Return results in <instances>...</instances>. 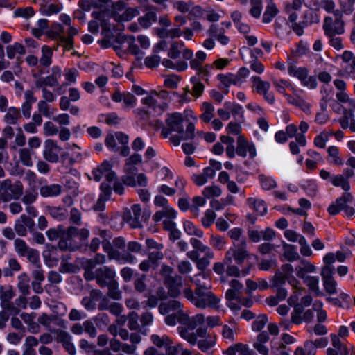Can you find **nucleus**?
Masks as SVG:
<instances>
[{
  "label": "nucleus",
  "mask_w": 355,
  "mask_h": 355,
  "mask_svg": "<svg viewBox=\"0 0 355 355\" xmlns=\"http://www.w3.org/2000/svg\"><path fill=\"white\" fill-rule=\"evenodd\" d=\"M24 187L20 181L10 184L9 180L3 182V188L0 192V196L3 202L18 200L23 194Z\"/></svg>",
  "instance_id": "nucleus-5"
},
{
  "label": "nucleus",
  "mask_w": 355,
  "mask_h": 355,
  "mask_svg": "<svg viewBox=\"0 0 355 355\" xmlns=\"http://www.w3.org/2000/svg\"><path fill=\"white\" fill-rule=\"evenodd\" d=\"M236 144V153L239 156L245 157L248 152L250 158H254L256 156L254 145L245 139L243 135L238 136Z\"/></svg>",
  "instance_id": "nucleus-14"
},
{
  "label": "nucleus",
  "mask_w": 355,
  "mask_h": 355,
  "mask_svg": "<svg viewBox=\"0 0 355 355\" xmlns=\"http://www.w3.org/2000/svg\"><path fill=\"white\" fill-rule=\"evenodd\" d=\"M7 55L8 58H14L16 53L24 55L26 53L25 48L21 44L15 43L13 45H8L6 47Z\"/></svg>",
  "instance_id": "nucleus-54"
},
{
  "label": "nucleus",
  "mask_w": 355,
  "mask_h": 355,
  "mask_svg": "<svg viewBox=\"0 0 355 355\" xmlns=\"http://www.w3.org/2000/svg\"><path fill=\"white\" fill-rule=\"evenodd\" d=\"M15 292L12 286L0 285V305L12 300Z\"/></svg>",
  "instance_id": "nucleus-39"
},
{
  "label": "nucleus",
  "mask_w": 355,
  "mask_h": 355,
  "mask_svg": "<svg viewBox=\"0 0 355 355\" xmlns=\"http://www.w3.org/2000/svg\"><path fill=\"white\" fill-rule=\"evenodd\" d=\"M159 312L162 315L168 313H177L178 318L181 313H183L182 305L180 302L175 300H170L165 302H162L159 306Z\"/></svg>",
  "instance_id": "nucleus-17"
},
{
  "label": "nucleus",
  "mask_w": 355,
  "mask_h": 355,
  "mask_svg": "<svg viewBox=\"0 0 355 355\" xmlns=\"http://www.w3.org/2000/svg\"><path fill=\"white\" fill-rule=\"evenodd\" d=\"M354 175L351 168H345L342 174L334 175L331 178V182L335 187H340L345 192L350 189L349 179Z\"/></svg>",
  "instance_id": "nucleus-15"
},
{
  "label": "nucleus",
  "mask_w": 355,
  "mask_h": 355,
  "mask_svg": "<svg viewBox=\"0 0 355 355\" xmlns=\"http://www.w3.org/2000/svg\"><path fill=\"white\" fill-rule=\"evenodd\" d=\"M165 123L166 125L162 128L161 135L167 138L173 132L178 133L169 138L170 142L175 146L180 145L181 140L192 139L195 137L194 123L189 122L180 113L168 114Z\"/></svg>",
  "instance_id": "nucleus-2"
},
{
  "label": "nucleus",
  "mask_w": 355,
  "mask_h": 355,
  "mask_svg": "<svg viewBox=\"0 0 355 355\" xmlns=\"http://www.w3.org/2000/svg\"><path fill=\"white\" fill-rule=\"evenodd\" d=\"M71 150V153H64L62 155V158L66 159L69 157V162L70 165L74 164L76 162H78L82 159V155L80 152V148L75 144L68 145L67 148Z\"/></svg>",
  "instance_id": "nucleus-26"
},
{
  "label": "nucleus",
  "mask_w": 355,
  "mask_h": 355,
  "mask_svg": "<svg viewBox=\"0 0 355 355\" xmlns=\"http://www.w3.org/2000/svg\"><path fill=\"white\" fill-rule=\"evenodd\" d=\"M184 44L183 42H174L171 44L168 56L172 59H176L180 56V49L183 48Z\"/></svg>",
  "instance_id": "nucleus-62"
},
{
  "label": "nucleus",
  "mask_w": 355,
  "mask_h": 355,
  "mask_svg": "<svg viewBox=\"0 0 355 355\" xmlns=\"http://www.w3.org/2000/svg\"><path fill=\"white\" fill-rule=\"evenodd\" d=\"M289 75L297 77L301 81L304 80L308 75L307 69L303 67H297L295 64H291L288 68Z\"/></svg>",
  "instance_id": "nucleus-52"
},
{
  "label": "nucleus",
  "mask_w": 355,
  "mask_h": 355,
  "mask_svg": "<svg viewBox=\"0 0 355 355\" xmlns=\"http://www.w3.org/2000/svg\"><path fill=\"white\" fill-rule=\"evenodd\" d=\"M115 277V271L109 266H104L96 269V283L101 288L116 280Z\"/></svg>",
  "instance_id": "nucleus-13"
},
{
  "label": "nucleus",
  "mask_w": 355,
  "mask_h": 355,
  "mask_svg": "<svg viewBox=\"0 0 355 355\" xmlns=\"http://www.w3.org/2000/svg\"><path fill=\"white\" fill-rule=\"evenodd\" d=\"M225 258L227 259L229 263L234 260L237 265H242L245 261H247V264L250 263L249 261L250 254L247 250L245 239H241L240 243L234 242L233 247L226 252Z\"/></svg>",
  "instance_id": "nucleus-3"
},
{
  "label": "nucleus",
  "mask_w": 355,
  "mask_h": 355,
  "mask_svg": "<svg viewBox=\"0 0 355 355\" xmlns=\"http://www.w3.org/2000/svg\"><path fill=\"white\" fill-rule=\"evenodd\" d=\"M331 340L333 347L327 348V355H347L349 354L347 347L341 343L338 335L331 334Z\"/></svg>",
  "instance_id": "nucleus-22"
},
{
  "label": "nucleus",
  "mask_w": 355,
  "mask_h": 355,
  "mask_svg": "<svg viewBox=\"0 0 355 355\" xmlns=\"http://www.w3.org/2000/svg\"><path fill=\"white\" fill-rule=\"evenodd\" d=\"M252 79L258 94H262L266 93V92H268L270 87L268 82L262 80L259 76H253Z\"/></svg>",
  "instance_id": "nucleus-48"
},
{
  "label": "nucleus",
  "mask_w": 355,
  "mask_h": 355,
  "mask_svg": "<svg viewBox=\"0 0 355 355\" xmlns=\"http://www.w3.org/2000/svg\"><path fill=\"white\" fill-rule=\"evenodd\" d=\"M25 101L22 104L21 110L23 115L26 118H29L31 116V110L32 104L36 101V98L34 96L33 92L31 90H27L24 93Z\"/></svg>",
  "instance_id": "nucleus-29"
},
{
  "label": "nucleus",
  "mask_w": 355,
  "mask_h": 355,
  "mask_svg": "<svg viewBox=\"0 0 355 355\" xmlns=\"http://www.w3.org/2000/svg\"><path fill=\"white\" fill-rule=\"evenodd\" d=\"M21 269V266L17 259L10 258L8 259V267L3 269V274L6 277H11L14 275V272H19Z\"/></svg>",
  "instance_id": "nucleus-43"
},
{
  "label": "nucleus",
  "mask_w": 355,
  "mask_h": 355,
  "mask_svg": "<svg viewBox=\"0 0 355 355\" xmlns=\"http://www.w3.org/2000/svg\"><path fill=\"white\" fill-rule=\"evenodd\" d=\"M164 284L168 288V293L171 297H177L183 286V278L182 276L175 275L173 277H168L164 281Z\"/></svg>",
  "instance_id": "nucleus-16"
},
{
  "label": "nucleus",
  "mask_w": 355,
  "mask_h": 355,
  "mask_svg": "<svg viewBox=\"0 0 355 355\" xmlns=\"http://www.w3.org/2000/svg\"><path fill=\"white\" fill-rule=\"evenodd\" d=\"M14 247L15 252L21 257H25L26 253L31 248L24 241L20 238H17L14 241Z\"/></svg>",
  "instance_id": "nucleus-56"
},
{
  "label": "nucleus",
  "mask_w": 355,
  "mask_h": 355,
  "mask_svg": "<svg viewBox=\"0 0 355 355\" xmlns=\"http://www.w3.org/2000/svg\"><path fill=\"white\" fill-rule=\"evenodd\" d=\"M202 113L200 119L205 123H209L214 117V107L208 102H204L202 105Z\"/></svg>",
  "instance_id": "nucleus-44"
},
{
  "label": "nucleus",
  "mask_w": 355,
  "mask_h": 355,
  "mask_svg": "<svg viewBox=\"0 0 355 355\" xmlns=\"http://www.w3.org/2000/svg\"><path fill=\"white\" fill-rule=\"evenodd\" d=\"M38 322L45 327L49 331L53 332V329L51 328V324L53 322L58 326L64 327L65 322L62 319L59 318L58 316L51 315H48L46 313H42L37 319Z\"/></svg>",
  "instance_id": "nucleus-24"
},
{
  "label": "nucleus",
  "mask_w": 355,
  "mask_h": 355,
  "mask_svg": "<svg viewBox=\"0 0 355 355\" xmlns=\"http://www.w3.org/2000/svg\"><path fill=\"white\" fill-rule=\"evenodd\" d=\"M304 280V284L309 287V288L314 292L316 295H320L321 292L319 288V278L313 276H306L302 277Z\"/></svg>",
  "instance_id": "nucleus-45"
},
{
  "label": "nucleus",
  "mask_w": 355,
  "mask_h": 355,
  "mask_svg": "<svg viewBox=\"0 0 355 355\" xmlns=\"http://www.w3.org/2000/svg\"><path fill=\"white\" fill-rule=\"evenodd\" d=\"M282 246L284 251V256L288 261H293L300 259V256L297 252L294 245L284 242Z\"/></svg>",
  "instance_id": "nucleus-41"
},
{
  "label": "nucleus",
  "mask_w": 355,
  "mask_h": 355,
  "mask_svg": "<svg viewBox=\"0 0 355 355\" xmlns=\"http://www.w3.org/2000/svg\"><path fill=\"white\" fill-rule=\"evenodd\" d=\"M352 200V194L349 192H345L341 197L337 198L334 203L329 205L328 207L329 214L331 215H336L341 210H344L347 216H353L355 212L354 209L347 205V203Z\"/></svg>",
  "instance_id": "nucleus-6"
},
{
  "label": "nucleus",
  "mask_w": 355,
  "mask_h": 355,
  "mask_svg": "<svg viewBox=\"0 0 355 355\" xmlns=\"http://www.w3.org/2000/svg\"><path fill=\"white\" fill-rule=\"evenodd\" d=\"M191 83L193 85L191 89L192 95L196 97L200 96L204 91V85L200 81V79L196 76H193L191 78Z\"/></svg>",
  "instance_id": "nucleus-57"
},
{
  "label": "nucleus",
  "mask_w": 355,
  "mask_h": 355,
  "mask_svg": "<svg viewBox=\"0 0 355 355\" xmlns=\"http://www.w3.org/2000/svg\"><path fill=\"white\" fill-rule=\"evenodd\" d=\"M177 216V211L169 206L163 207L162 210L157 211L153 216V220L155 222L160 221L163 218L166 219H175Z\"/></svg>",
  "instance_id": "nucleus-28"
},
{
  "label": "nucleus",
  "mask_w": 355,
  "mask_h": 355,
  "mask_svg": "<svg viewBox=\"0 0 355 355\" xmlns=\"http://www.w3.org/2000/svg\"><path fill=\"white\" fill-rule=\"evenodd\" d=\"M58 79L55 78V77L51 75H49L46 77H40L35 82V85L36 87H53L58 86Z\"/></svg>",
  "instance_id": "nucleus-38"
},
{
  "label": "nucleus",
  "mask_w": 355,
  "mask_h": 355,
  "mask_svg": "<svg viewBox=\"0 0 355 355\" xmlns=\"http://www.w3.org/2000/svg\"><path fill=\"white\" fill-rule=\"evenodd\" d=\"M312 302L313 299L311 295H307L302 297L300 302L295 306V310L291 313V322L298 324L300 322L299 315L303 313L304 307L309 306Z\"/></svg>",
  "instance_id": "nucleus-21"
},
{
  "label": "nucleus",
  "mask_w": 355,
  "mask_h": 355,
  "mask_svg": "<svg viewBox=\"0 0 355 355\" xmlns=\"http://www.w3.org/2000/svg\"><path fill=\"white\" fill-rule=\"evenodd\" d=\"M35 227V222L32 218L26 214H22L18 218L14 225V230L19 236H26L28 230L33 232Z\"/></svg>",
  "instance_id": "nucleus-12"
},
{
  "label": "nucleus",
  "mask_w": 355,
  "mask_h": 355,
  "mask_svg": "<svg viewBox=\"0 0 355 355\" xmlns=\"http://www.w3.org/2000/svg\"><path fill=\"white\" fill-rule=\"evenodd\" d=\"M222 191L218 186L212 185L207 187L202 191V194L205 198L218 197L221 195Z\"/></svg>",
  "instance_id": "nucleus-61"
},
{
  "label": "nucleus",
  "mask_w": 355,
  "mask_h": 355,
  "mask_svg": "<svg viewBox=\"0 0 355 355\" xmlns=\"http://www.w3.org/2000/svg\"><path fill=\"white\" fill-rule=\"evenodd\" d=\"M205 315L202 313H198L193 317H189V315L184 311L181 313L179 318V323L182 326L179 327L187 328L188 331L195 329L197 326L201 325L205 322Z\"/></svg>",
  "instance_id": "nucleus-11"
},
{
  "label": "nucleus",
  "mask_w": 355,
  "mask_h": 355,
  "mask_svg": "<svg viewBox=\"0 0 355 355\" xmlns=\"http://www.w3.org/2000/svg\"><path fill=\"white\" fill-rule=\"evenodd\" d=\"M178 331L183 339L187 340L189 344L194 345L196 344L198 340L197 337L202 339L209 338L210 335L207 332L206 328H198L195 332L188 331L187 328L178 327Z\"/></svg>",
  "instance_id": "nucleus-10"
},
{
  "label": "nucleus",
  "mask_w": 355,
  "mask_h": 355,
  "mask_svg": "<svg viewBox=\"0 0 355 355\" xmlns=\"http://www.w3.org/2000/svg\"><path fill=\"white\" fill-rule=\"evenodd\" d=\"M64 234V228L62 225H58L55 228H51L46 232V236L50 241H54Z\"/></svg>",
  "instance_id": "nucleus-60"
},
{
  "label": "nucleus",
  "mask_w": 355,
  "mask_h": 355,
  "mask_svg": "<svg viewBox=\"0 0 355 355\" xmlns=\"http://www.w3.org/2000/svg\"><path fill=\"white\" fill-rule=\"evenodd\" d=\"M107 253L110 259L116 260L121 263H128L132 264L134 263L136 260V257L131 253L128 252H121L113 248H110Z\"/></svg>",
  "instance_id": "nucleus-19"
},
{
  "label": "nucleus",
  "mask_w": 355,
  "mask_h": 355,
  "mask_svg": "<svg viewBox=\"0 0 355 355\" xmlns=\"http://www.w3.org/2000/svg\"><path fill=\"white\" fill-rule=\"evenodd\" d=\"M248 204L252 207L253 209L261 216L266 213V207L263 200L255 199L254 198H249L247 200Z\"/></svg>",
  "instance_id": "nucleus-47"
},
{
  "label": "nucleus",
  "mask_w": 355,
  "mask_h": 355,
  "mask_svg": "<svg viewBox=\"0 0 355 355\" xmlns=\"http://www.w3.org/2000/svg\"><path fill=\"white\" fill-rule=\"evenodd\" d=\"M112 165L108 161L103 162L101 165L92 171V175L93 176V179L96 182H99L103 175L110 171Z\"/></svg>",
  "instance_id": "nucleus-37"
},
{
  "label": "nucleus",
  "mask_w": 355,
  "mask_h": 355,
  "mask_svg": "<svg viewBox=\"0 0 355 355\" xmlns=\"http://www.w3.org/2000/svg\"><path fill=\"white\" fill-rule=\"evenodd\" d=\"M315 270V267L306 260H302L300 265L295 268L296 275L300 278L306 277V273L313 272Z\"/></svg>",
  "instance_id": "nucleus-40"
},
{
  "label": "nucleus",
  "mask_w": 355,
  "mask_h": 355,
  "mask_svg": "<svg viewBox=\"0 0 355 355\" xmlns=\"http://www.w3.org/2000/svg\"><path fill=\"white\" fill-rule=\"evenodd\" d=\"M224 262L226 265V274L230 277H245L250 273L252 268V263H248L244 268L240 270L237 266L232 264V261H230L229 263V261L225 258H224Z\"/></svg>",
  "instance_id": "nucleus-20"
},
{
  "label": "nucleus",
  "mask_w": 355,
  "mask_h": 355,
  "mask_svg": "<svg viewBox=\"0 0 355 355\" xmlns=\"http://www.w3.org/2000/svg\"><path fill=\"white\" fill-rule=\"evenodd\" d=\"M49 213L55 219L62 220L67 216V211L62 207H49Z\"/></svg>",
  "instance_id": "nucleus-58"
},
{
  "label": "nucleus",
  "mask_w": 355,
  "mask_h": 355,
  "mask_svg": "<svg viewBox=\"0 0 355 355\" xmlns=\"http://www.w3.org/2000/svg\"><path fill=\"white\" fill-rule=\"evenodd\" d=\"M261 186L265 190H269L277 187L275 180L264 175H259Z\"/></svg>",
  "instance_id": "nucleus-64"
},
{
  "label": "nucleus",
  "mask_w": 355,
  "mask_h": 355,
  "mask_svg": "<svg viewBox=\"0 0 355 355\" xmlns=\"http://www.w3.org/2000/svg\"><path fill=\"white\" fill-rule=\"evenodd\" d=\"M224 107L229 110L234 117L239 116L241 119H243V110L242 106L231 102L224 103Z\"/></svg>",
  "instance_id": "nucleus-55"
},
{
  "label": "nucleus",
  "mask_w": 355,
  "mask_h": 355,
  "mask_svg": "<svg viewBox=\"0 0 355 355\" xmlns=\"http://www.w3.org/2000/svg\"><path fill=\"white\" fill-rule=\"evenodd\" d=\"M334 19L326 17L322 26L324 34L327 37L342 35L345 33V22L343 14L339 10L334 11Z\"/></svg>",
  "instance_id": "nucleus-4"
},
{
  "label": "nucleus",
  "mask_w": 355,
  "mask_h": 355,
  "mask_svg": "<svg viewBox=\"0 0 355 355\" xmlns=\"http://www.w3.org/2000/svg\"><path fill=\"white\" fill-rule=\"evenodd\" d=\"M37 109L39 113L45 117H50L53 114V111L51 110L49 102L46 101H40L37 103Z\"/></svg>",
  "instance_id": "nucleus-63"
},
{
  "label": "nucleus",
  "mask_w": 355,
  "mask_h": 355,
  "mask_svg": "<svg viewBox=\"0 0 355 355\" xmlns=\"http://www.w3.org/2000/svg\"><path fill=\"white\" fill-rule=\"evenodd\" d=\"M126 42L128 44V49L129 52L135 55L137 58L141 59L143 58L144 53L141 51L135 44V37L132 35H119L116 37L114 43L112 44L114 49L118 52L121 50V45Z\"/></svg>",
  "instance_id": "nucleus-8"
},
{
  "label": "nucleus",
  "mask_w": 355,
  "mask_h": 355,
  "mask_svg": "<svg viewBox=\"0 0 355 355\" xmlns=\"http://www.w3.org/2000/svg\"><path fill=\"white\" fill-rule=\"evenodd\" d=\"M139 12L137 8H127L121 15H115L114 19L116 21H130L133 17L139 15Z\"/></svg>",
  "instance_id": "nucleus-46"
},
{
  "label": "nucleus",
  "mask_w": 355,
  "mask_h": 355,
  "mask_svg": "<svg viewBox=\"0 0 355 355\" xmlns=\"http://www.w3.org/2000/svg\"><path fill=\"white\" fill-rule=\"evenodd\" d=\"M62 187L58 184L44 185L40 189V195L44 198L58 196L62 193Z\"/></svg>",
  "instance_id": "nucleus-27"
},
{
  "label": "nucleus",
  "mask_w": 355,
  "mask_h": 355,
  "mask_svg": "<svg viewBox=\"0 0 355 355\" xmlns=\"http://www.w3.org/2000/svg\"><path fill=\"white\" fill-rule=\"evenodd\" d=\"M150 340L157 347L161 348L163 347H168V345L172 344V341L169 337L166 335H163L160 336L157 334H153L150 336Z\"/></svg>",
  "instance_id": "nucleus-51"
},
{
  "label": "nucleus",
  "mask_w": 355,
  "mask_h": 355,
  "mask_svg": "<svg viewBox=\"0 0 355 355\" xmlns=\"http://www.w3.org/2000/svg\"><path fill=\"white\" fill-rule=\"evenodd\" d=\"M17 287L22 295H28L30 294V278L27 273L22 272L17 277Z\"/></svg>",
  "instance_id": "nucleus-30"
},
{
  "label": "nucleus",
  "mask_w": 355,
  "mask_h": 355,
  "mask_svg": "<svg viewBox=\"0 0 355 355\" xmlns=\"http://www.w3.org/2000/svg\"><path fill=\"white\" fill-rule=\"evenodd\" d=\"M146 275L144 274H137L134 280V288L138 293H144L147 288L146 284Z\"/></svg>",
  "instance_id": "nucleus-50"
},
{
  "label": "nucleus",
  "mask_w": 355,
  "mask_h": 355,
  "mask_svg": "<svg viewBox=\"0 0 355 355\" xmlns=\"http://www.w3.org/2000/svg\"><path fill=\"white\" fill-rule=\"evenodd\" d=\"M141 102L144 105L153 108L157 114H160L167 107V103L165 101H160L152 93L150 96L144 98Z\"/></svg>",
  "instance_id": "nucleus-23"
},
{
  "label": "nucleus",
  "mask_w": 355,
  "mask_h": 355,
  "mask_svg": "<svg viewBox=\"0 0 355 355\" xmlns=\"http://www.w3.org/2000/svg\"><path fill=\"white\" fill-rule=\"evenodd\" d=\"M42 55L39 60L40 65L44 67H49L52 63V57L53 55V48L44 45L41 49Z\"/></svg>",
  "instance_id": "nucleus-33"
},
{
  "label": "nucleus",
  "mask_w": 355,
  "mask_h": 355,
  "mask_svg": "<svg viewBox=\"0 0 355 355\" xmlns=\"http://www.w3.org/2000/svg\"><path fill=\"white\" fill-rule=\"evenodd\" d=\"M196 344L200 350L203 352H206L215 345L216 340L209 336V338H204L198 340Z\"/></svg>",
  "instance_id": "nucleus-59"
},
{
  "label": "nucleus",
  "mask_w": 355,
  "mask_h": 355,
  "mask_svg": "<svg viewBox=\"0 0 355 355\" xmlns=\"http://www.w3.org/2000/svg\"><path fill=\"white\" fill-rule=\"evenodd\" d=\"M191 281L196 285L195 290L185 288L183 292L184 297L199 309H216L220 300L211 291L210 278L202 272L197 275Z\"/></svg>",
  "instance_id": "nucleus-1"
},
{
  "label": "nucleus",
  "mask_w": 355,
  "mask_h": 355,
  "mask_svg": "<svg viewBox=\"0 0 355 355\" xmlns=\"http://www.w3.org/2000/svg\"><path fill=\"white\" fill-rule=\"evenodd\" d=\"M316 348L312 340H307L304 343V347H297L293 355H315Z\"/></svg>",
  "instance_id": "nucleus-34"
},
{
  "label": "nucleus",
  "mask_w": 355,
  "mask_h": 355,
  "mask_svg": "<svg viewBox=\"0 0 355 355\" xmlns=\"http://www.w3.org/2000/svg\"><path fill=\"white\" fill-rule=\"evenodd\" d=\"M278 12L279 10L273 0H268L266 10L263 15V22L265 24L270 23Z\"/></svg>",
  "instance_id": "nucleus-32"
},
{
  "label": "nucleus",
  "mask_w": 355,
  "mask_h": 355,
  "mask_svg": "<svg viewBox=\"0 0 355 355\" xmlns=\"http://www.w3.org/2000/svg\"><path fill=\"white\" fill-rule=\"evenodd\" d=\"M34 150L28 148H20L18 151L19 157L21 164L27 167H31L33 165L32 160V155L34 154Z\"/></svg>",
  "instance_id": "nucleus-36"
},
{
  "label": "nucleus",
  "mask_w": 355,
  "mask_h": 355,
  "mask_svg": "<svg viewBox=\"0 0 355 355\" xmlns=\"http://www.w3.org/2000/svg\"><path fill=\"white\" fill-rule=\"evenodd\" d=\"M20 118L21 113L19 109L15 107H10L8 108L3 117V120L8 124L15 125L17 123V121Z\"/></svg>",
  "instance_id": "nucleus-35"
},
{
  "label": "nucleus",
  "mask_w": 355,
  "mask_h": 355,
  "mask_svg": "<svg viewBox=\"0 0 355 355\" xmlns=\"http://www.w3.org/2000/svg\"><path fill=\"white\" fill-rule=\"evenodd\" d=\"M106 287H107L108 289L107 297L114 300L121 299L122 292L119 288V284L116 280L112 281L111 283L106 285Z\"/></svg>",
  "instance_id": "nucleus-42"
},
{
  "label": "nucleus",
  "mask_w": 355,
  "mask_h": 355,
  "mask_svg": "<svg viewBox=\"0 0 355 355\" xmlns=\"http://www.w3.org/2000/svg\"><path fill=\"white\" fill-rule=\"evenodd\" d=\"M62 150V148L55 141L47 139L44 142V158L49 162L57 163L59 161Z\"/></svg>",
  "instance_id": "nucleus-9"
},
{
  "label": "nucleus",
  "mask_w": 355,
  "mask_h": 355,
  "mask_svg": "<svg viewBox=\"0 0 355 355\" xmlns=\"http://www.w3.org/2000/svg\"><path fill=\"white\" fill-rule=\"evenodd\" d=\"M183 227L184 232L189 236H196L199 238L203 236V232L197 228L191 221H185L183 223Z\"/></svg>",
  "instance_id": "nucleus-53"
},
{
  "label": "nucleus",
  "mask_w": 355,
  "mask_h": 355,
  "mask_svg": "<svg viewBox=\"0 0 355 355\" xmlns=\"http://www.w3.org/2000/svg\"><path fill=\"white\" fill-rule=\"evenodd\" d=\"M189 242L194 250L203 253L205 255L209 256L210 252H213L209 247L204 245L201 241L196 238H191Z\"/></svg>",
  "instance_id": "nucleus-49"
},
{
  "label": "nucleus",
  "mask_w": 355,
  "mask_h": 355,
  "mask_svg": "<svg viewBox=\"0 0 355 355\" xmlns=\"http://www.w3.org/2000/svg\"><path fill=\"white\" fill-rule=\"evenodd\" d=\"M98 309L100 311H108L114 315H119L123 310V306L119 302H111L108 297L104 296L98 303Z\"/></svg>",
  "instance_id": "nucleus-18"
},
{
  "label": "nucleus",
  "mask_w": 355,
  "mask_h": 355,
  "mask_svg": "<svg viewBox=\"0 0 355 355\" xmlns=\"http://www.w3.org/2000/svg\"><path fill=\"white\" fill-rule=\"evenodd\" d=\"M144 217V216H141V208L139 204L133 205L130 209H125L123 213V220L132 228L141 227Z\"/></svg>",
  "instance_id": "nucleus-7"
},
{
  "label": "nucleus",
  "mask_w": 355,
  "mask_h": 355,
  "mask_svg": "<svg viewBox=\"0 0 355 355\" xmlns=\"http://www.w3.org/2000/svg\"><path fill=\"white\" fill-rule=\"evenodd\" d=\"M156 8L151 6H148L146 8V14L144 16L138 19L139 24L144 28H148L153 22L157 20Z\"/></svg>",
  "instance_id": "nucleus-25"
},
{
  "label": "nucleus",
  "mask_w": 355,
  "mask_h": 355,
  "mask_svg": "<svg viewBox=\"0 0 355 355\" xmlns=\"http://www.w3.org/2000/svg\"><path fill=\"white\" fill-rule=\"evenodd\" d=\"M78 34V30L69 26L67 31V37H60V43L66 51H70L73 48V37Z\"/></svg>",
  "instance_id": "nucleus-31"
}]
</instances>
